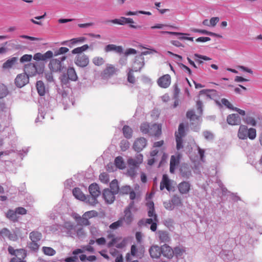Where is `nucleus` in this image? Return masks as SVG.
<instances>
[{
  "instance_id": "6ab92c4d",
  "label": "nucleus",
  "mask_w": 262,
  "mask_h": 262,
  "mask_svg": "<svg viewBox=\"0 0 262 262\" xmlns=\"http://www.w3.org/2000/svg\"><path fill=\"white\" fill-rule=\"evenodd\" d=\"M219 257L225 262H233L234 255L232 251L222 250L219 254Z\"/></svg>"
},
{
  "instance_id": "e433bc0d",
  "label": "nucleus",
  "mask_w": 262,
  "mask_h": 262,
  "mask_svg": "<svg viewBox=\"0 0 262 262\" xmlns=\"http://www.w3.org/2000/svg\"><path fill=\"white\" fill-rule=\"evenodd\" d=\"M75 218L77 223L80 225L87 226L90 224L89 219L86 216H84V214L82 216H80L78 214H76Z\"/></svg>"
},
{
  "instance_id": "72a5a7b5",
  "label": "nucleus",
  "mask_w": 262,
  "mask_h": 262,
  "mask_svg": "<svg viewBox=\"0 0 262 262\" xmlns=\"http://www.w3.org/2000/svg\"><path fill=\"white\" fill-rule=\"evenodd\" d=\"M248 128L246 126L244 125H241L239 126L238 132V137L240 139H246L247 138L248 135Z\"/></svg>"
},
{
  "instance_id": "e2e57ef3",
  "label": "nucleus",
  "mask_w": 262,
  "mask_h": 262,
  "mask_svg": "<svg viewBox=\"0 0 262 262\" xmlns=\"http://www.w3.org/2000/svg\"><path fill=\"white\" fill-rule=\"evenodd\" d=\"M173 251V256L174 255L176 257L181 256L184 251L182 248L179 247H176L173 249H172Z\"/></svg>"
},
{
  "instance_id": "412c9836",
  "label": "nucleus",
  "mask_w": 262,
  "mask_h": 262,
  "mask_svg": "<svg viewBox=\"0 0 262 262\" xmlns=\"http://www.w3.org/2000/svg\"><path fill=\"white\" fill-rule=\"evenodd\" d=\"M157 236L160 243H166L170 241L169 233L164 230H159L157 232Z\"/></svg>"
},
{
  "instance_id": "cd10ccee",
  "label": "nucleus",
  "mask_w": 262,
  "mask_h": 262,
  "mask_svg": "<svg viewBox=\"0 0 262 262\" xmlns=\"http://www.w3.org/2000/svg\"><path fill=\"white\" fill-rule=\"evenodd\" d=\"M149 253L153 258H158L161 255V246H152L149 249Z\"/></svg>"
},
{
  "instance_id": "f8f14e48",
  "label": "nucleus",
  "mask_w": 262,
  "mask_h": 262,
  "mask_svg": "<svg viewBox=\"0 0 262 262\" xmlns=\"http://www.w3.org/2000/svg\"><path fill=\"white\" fill-rule=\"evenodd\" d=\"M146 139L144 138L140 137L135 141L133 148L136 151L139 152L146 147Z\"/></svg>"
},
{
  "instance_id": "09e8293b",
  "label": "nucleus",
  "mask_w": 262,
  "mask_h": 262,
  "mask_svg": "<svg viewBox=\"0 0 262 262\" xmlns=\"http://www.w3.org/2000/svg\"><path fill=\"white\" fill-rule=\"evenodd\" d=\"M127 73V81L132 84H135L136 82V79L134 75L133 72H135L134 70H131L130 68H128Z\"/></svg>"
},
{
  "instance_id": "a19ab883",
  "label": "nucleus",
  "mask_w": 262,
  "mask_h": 262,
  "mask_svg": "<svg viewBox=\"0 0 262 262\" xmlns=\"http://www.w3.org/2000/svg\"><path fill=\"white\" fill-rule=\"evenodd\" d=\"M122 132L125 138L130 139L132 137L133 130L128 125H124L122 128Z\"/></svg>"
},
{
  "instance_id": "bf43d9fd",
  "label": "nucleus",
  "mask_w": 262,
  "mask_h": 262,
  "mask_svg": "<svg viewBox=\"0 0 262 262\" xmlns=\"http://www.w3.org/2000/svg\"><path fill=\"white\" fill-rule=\"evenodd\" d=\"M93 63L97 66L102 65L104 63V60L102 57L96 56L93 58Z\"/></svg>"
},
{
  "instance_id": "dca6fc26",
  "label": "nucleus",
  "mask_w": 262,
  "mask_h": 262,
  "mask_svg": "<svg viewBox=\"0 0 262 262\" xmlns=\"http://www.w3.org/2000/svg\"><path fill=\"white\" fill-rule=\"evenodd\" d=\"M171 82V77L169 74H165L160 77L157 81L159 86L162 88H168Z\"/></svg>"
},
{
  "instance_id": "052dcab7",
  "label": "nucleus",
  "mask_w": 262,
  "mask_h": 262,
  "mask_svg": "<svg viewBox=\"0 0 262 262\" xmlns=\"http://www.w3.org/2000/svg\"><path fill=\"white\" fill-rule=\"evenodd\" d=\"M132 190L131 187L128 185L122 186L119 191V193L122 194H127Z\"/></svg>"
},
{
  "instance_id": "2f4dec72",
  "label": "nucleus",
  "mask_w": 262,
  "mask_h": 262,
  "mask_svg": "<svg viewBox=\"0 0 262 262\" xmlns=\"http://www.w3.org/2000/svg\"><path fill=\"white\" fill-rule=\"evenodd\" d=\"M116 69L114 66L112 64L108 65L102 73V77L107 78L114 75Z\"/></svg>"
},
{
  "instance_id": "39448f33",
  "label": "nucleus",
  "mask_w": 262,
  "mask_h": 262,
  "mask_svg": "<svg viewBox=\"0 0 262 262\" xmlns=\"http://www.w3.org/2000/svg\"><path fill=\"white\" fill-rule=\"evenodd\" d=\"M57 98L60 99V102L62 103L64 106V110H67L70 103H72V105L74 104L72 101L68 97V93L63 90L59 89L58 91Z\"/></svg>"
},
{
  "instance_id": "680f3d73",
  "label": "nucleus",
  "mask_w": 262,
  "mask_h": 262,
  "mask_svg": "<svg viewBox=\"0 0 262 262\" xmlns=\"http://www.w3.org/2000/svg\"><path fill=\"white\" fill-rule=\"evenodd\" d=\"M57 105V100L54 98H50L48 104V107L53 110Z\"/></svg>"
},
{
  "instance_id": "c756f323",
  "label": "nucleus",
  "mask_w": 262,
  "mask_h": 262,
  "mask_svg": "<svg viewBox=\"0 0 262 262\" xmlns=\"http://www.w3.org/2000/svg\"><path fill=\"white\" fill-rule=\"evenodd\" d=\"M85 251L90 252L91 253H94L95 252V249L91 245H86L83 246L82 247V249H76L73 251L72 254L73 255H78L80 253H82Z\"/></svg>"
},
{
  "instance_id": "338daca9",
  "label": "nucleus",
  "mask_w": 262,
  "mask_h": 262,
  "mask_svg": "<svg viewBox=\"0 0 262 262\" xmlns=\"http://www.w3.org/2000/svg\"><path fill=\"white\" fill-rule=\"evenodd\" d=\"M122 225V220H119L115 222L110 225V228L111 229L115 230L118 228Z\"/></svg>"
},
{
  "instance_id": "603ef678",
  "label": "nucleus",
  "mask_w": 262,
  "mask_h": 262,
  "mask_svg": "<svg viewBox=\"0 0 262 262\" xmlns=\"http://www.w3.org/2000/svg\"><path fill=\"white\" fill-rule=\"evenodd\" d=\"M42 249L44 254L47 255L53 256L56 253L55 250L51 247H43Z\"/></svg>"
},
{
  "instance_id": "58836bf2",
  "label": "nucleus",
  "mask_w": 262,
  "mask_h": 262,
  "mask_svg": "<svg viewBox=\"0 0 262 262\" xmlns=\"http://www.w3.org/2000/svg\"><path fill=\"white\" fill-rule=\"evenodd\" d=\"M68 78L71 80V81H75L77 80L78 77L76 74V73L75 71V69L73 68H69L67 70V72L66 73Z\"/></svg>"
},
{
  "instance_id": "f704fd0d",
  "label": "nucleus",
  "mask_w": 262,
  "mask_h": 262,
  "mask_svg": "<svg viewBox=\"0 0 262 262\" xmlns=\"http://www.w3.org/2000/svg\"><path fill=\"white\" fill-rule=\"evenodd\" d=\"M17 57H12L8 59L6 62H5L3 63V68L5 69H8L11 68L14 64H15L17 63Z\"/></svg>"
},
{
  "instance_id": "79ce46f5",
  "label": "nucleus",
  "mask_w": 262,
  "mask_h": 262,
  "mask_svg": "<svg viewBox=\"0 0 262 262\" xmlns=\"http://www.w3.org/2000/svg\"><path fill=\"white\" fill-rule=\"evenodd\" d=\"M89 48V46L87 44L79 47L76 48L72 51V53L73 54H83L82 52L85 51Z\"/></svg>"
},
{
  "instance_id": "423d86ee",
  "label": "nucleus",
  "mask_w": 262,
  "mask_h": 262,
  "mask_svg": "<svg viewBox=\"0 0 262 262\" xmlns=\"http://www.w3.org/2000/svg\"><path fill=\"white\" fill-rule=\"evenodd\" d=\"M51 228H52L51 230L53 231L61 230L66 232L69 235H71L74 230L73 225L71 222H65L63 226L60 225H53Z\"/></svg>"
},
{
  "instance_id": "de8ad7c7",
  "label": "nucleus",
  "mask_w": 262,
  "mask_h": 262,
  "mask_svg": "<svg viewBox=\"0 0 262 262\" xmlns=\"http://www.w3.org/2000/svg\"><path fill=\"white\" fill-rule=\"evenodd\" d=\"M27 255L26 251L24 249H17L14 258H17L20 259H24Z\"/></svg>"
},
{
  "instance_id": "c03bdc74",
  "label": "nucleus",
  "mask_w": 262,
  "mask_h": 262,
  "mask_svg": "<svg viewBox=\"0 0 262 262\" xmlns=\"http://www.w3.org/2000/svg\"><path fill=\"white\" fill-rule=\"evenodd\" d=\"M67 75L63 73L60 77V80L62 86L68 88L70 86V81L71 80L68 78Z\"/></svg>"
},
{
  "instance_id": "5701e85b",
  "label": "nucleus",
  "mask_w": 262,
  "mask_h": 262,
  "mask_svg": "<svg viewBox=\"0 0 262 262\" xmlns=\"http://www.w3.org/2000/svg\"><path fill=\"white\" fill-rule=\"evenodd\" d=\"M24 71L28 76H34L37 73V67L34 63H30L25 65Z\"/></svg>"
},
{
  "instance_id": "1a4fd4ad",
  "label": "nucleus",
  "mask_w": 262,
  "mask_h": 262,
  "mask_svg": "<svg viewBox=\"0 0 262 262\" xmlns=\"http://www.w3.org/2000/svg\"><path fill=\"white\" fill-rule=\"evenodd\" d=\"M75 63L79 67L84 68L89 63V58L84 54L77 55L75 59Z\"/></svg>"
},
{
  "instance_id": "8fccbe9b",
  "label": "nucleus",
  "mask_w": 262,
  "mask_h": 262,
  "mask_svg": "<svg viewBox=\"0 0 262 262\" xmlns=\"http://www.w3.org/2000/svg\"><path fill=\"white\" fill-rule=\"evenodd\" d=\"M194 57L197 58H194V60L196 62H198L199 63H203V61L201 60L200 59H203L206 61L211 60V58H210L209 57H208L206 56L200 55V54H199L197 53H195L194 54Z\"/></svg>"
},
{
  "instance_id": "c9c22d12",
  "label": "nucleus",
  "mask_w": 262,
  "mask_h": 262,
  "mask_svg": "<svg viewBox=\"0 0 262 262\" xmlns=\"http://www.w3.org/2000/svg\"><path fill=\"white\" fill-rule=\"evenodd\" d=\"M37 92L40 96H44L46 93L47 89L44 83L42 81H38L36 84Z\"/></svg>"
},
{
  "instance_id": "9b49d317",
  "label": "nucleus",
  "mask_w": 262,
  "mask_h": 262,
  "mask_svg": "<svg viewBox=\"0 0 262 262\" xmlns=\"http://www.w3.org/2000/svg\"><path fill=\"white\" fill-rule=\"evenodd\" d=\"M181 155L180 153H177L175 155H172L170 160L169 171L171 173H174L176 167L179 164Z\"/></svg>"
},
{
  "instance_id": "bb28decb",
  "label": "nucleus",
  "mask_w": 262,
  "mask_h": 262,
  "mask_svg": "<svg viewBox=\"0 0 262 262\" xmlns=\"http://www.w3.org/2000/svg\"><path fill=\"white\" fill-rule=\"evenodd\" d=\"M165 188L168 191L171 190L170 180L167 174H163L162 180L160 183V188L162 190Z\"/></svg>"
},
{
  "instance_id": "a211bd4d",
  "label": "nucleus",
  "mask_w": 262,
  "mask_h": 262,
  "mask_svg": "<svg viewBox=\"0 0 262 262\" xmlns=\"http://www.w3.org/2000/svg\"><path fill=\"white\" fill-rule=\"evenodd\" d=\"M191 184L189 181H183L178 185L180 193L182 194H186L190 190Z\"/></svg>"
},
{
  "instance_id": "4c0bfd02",
  "label": "nucleus",
  "mask_w": 262,
  "mask_h": 262,
  "mask_svg": "<svg viewBox=\"0 0 262 262\" xmlns=\"http://www.w3.org/2000/svg\"><path fill=\"white\" fill-rule=\"evenodd\" d=\"M72 193L73 195L78 200L81 201H84L85 199V195L83 194V193L81 191L80 188H75L73 191Z\"/></svg>"
},
{
  "instance_id": "9d476101",
  "label": "nucleus",
  "mask_w": 262,
  "mask_h": 262,
  "mask_svg": "<svg viewBox=\"0 0 262 262\" xmlns=\"http://www.w3.org/2000/svg\"><path fill=\"white\" fill-rule=\"evenodd\" d=\"M144 66V58L142 55L136 56L131 70L140 72Z\"/></svg>"
},
{
  "instance_id": "a18cd8bd",
  "label": "nucleus",
  "mask_w": 262,
  "mask_h": 262,
  "mask_svg": "<svg viewBox=\"0 0 262 262\" xmlns=\"http://www.w3.org/2000/svg\"><path fill=\"white\" fill-rule=\"evenodd\" d=\"M115 164L119 169H123L125 167V163L123 158L121 156L116 157L115 159Z\"/></svg>"
},
{
  "instance_id": "49530a36",
  "label": "nucleus",
  "mask_w": 262,
  "mask_h": 262,
  "mask_svg": "<svg viewBox=\"0 0 262 262\" xmlns=\"http://www.w3.org/2000/svg\"><path fill=\"white\" fill-rule=\"evenodd\" d=\"M4 113L5 115H10V108L6 105L3 100H0V113Z\"/></svg>"
},
{
  "instance_id": "774afa93",
  "label": "nucleus",
  "mask_w": 262,
  "mask_h": 262,
  "mask_svg": "<svg viewBox=\"0 0 262 262\" xmlns=\"http://www.w3.org/2000/svg\"><path fill=\"white\" fill-rule=\"evenodd\" d=\"M16 213L15 211H14L13 210L9 209L6 213V216L10 220H14L16 219Z\"/></svg>"
},
{
  "instance_id": "4d7b16f0",
  "label": "nucleus",
  "mask_w": 262,
  "mask_h": 262,
  "mask_svg": "<svg viewBox=\"0 0 262 262\" xmlns=\"http://www.w3.org/2000/svg\"><path fill=\"white\" fill-rule=\"evenodd\" d=\"M203 135L204 138L208 141H212L214 139V136L212 133L208 130H205L203 132Z\"/></svg>"
},
{
  "instance_id": "f3484780",
  "label": "nucleus",
  "mask_w": 262,
  "mask_h": 262,
  "mask_svg": "<svg viewBox=\"0 0 262 262\" xmlns=\"http://www.w3.org/2000/svg\"><path fill=\"white\" fill-rule=\"evenodd\" d=\"M180 172L181 176L185 179H189L192 176L191 168L187 164H182Z\"/></svg>"
},
{
  "instance_id": "6e6d98bb",
  "label": "nucleus",
  "mask_w": 262,
  "mask_h": 262,
  "mask_svg": "<svg viewBox=\"0 0 262 262\" xmlns=\"http://www.w3.org/2000/svg\"><path fill=\"white\" fill-rule=\"evenodd\" d=\"M150 126L148 123H143L141 125L140 130L143 134H150Z\"/></svg>"
},
{
  "instance_id": "6e6552de",
  "label": "nucleus",
  "mask_w": 262,
  "mask_h": 262,
  "mask_svg": "<svg viewBox=\"0 0 262 262\" xmlns=\"http://www.w3.org/2000/svg\"><path fill=\"white\" fill-rule=\"evenodd\" d=\"M0 235L4 238L7 237L9 240L13 242H15L18 239L17 234L15 231L11 232L7 228H4L0 230Z\"/></svg>"
},
{
  "instance_id": "20e7f679",
  "label": "nucleus",
  "mask_w": 262,
  "mask_h": 262,
  "mask_svg": "<svg viewBox=\"0 0 262 262\" xmlns=\"http://www.w3.org/2000/svg\"><path fill=\"white\" fill-rule=\"evenodd\" d=\"M41 237L42 234L41 233L37 231L31 232L29 234V238L31 240V242L30 243L29 245L30 248L34 251L38 250L40 246L38 243Z\"/></svg>"
},
{
  "instance_id": "c85d7f7f",
  "label": "nucleus",
  "mask_w": 262,
  "mask_h": 262,
  "mask_svg": "<svg viewBox=\"0 0 262 262\" xmlns=\"http://www.w3.org/2000/svg\"><path fill=\"white\" fill-rule=\"evenodd\" d=\"M161 126L156 123L152 124L150 128V135L151 136L159 137L161 134Z\"/></svg>"
},
{
  "instance_id": "aec40b11",
  "label": "nucleus",
  "mask_w": 262,
  "mask_h": 262,
  "mask_svg": "<svg viewBox=\"0 0 262 262\" xmlns=\"http://www.w3.org/2000/svg\"><path fill=\"white\" fill-rule=\"evenodd\" d=\"M227 122L231 125H238L241 123V119L237 114H232L227 117Z\"/></svg>"
},
{
  "instance_id": "2eb2a0df",
  "label": "nucleus",
  "mask_w": 262,
  "mask_h": 262,
  "mask_svg": "<svg viewBox=\"0 0 262 262\" xmlns=\"http://www.w3.org/2000/svg\"><path fill=\"white\" fill-rule=\"evenodd\" d=\"M54 56V53L52 51H48L44 54L40 53H37L34 54L33 58L34 60L39 61H47V60L51 59Z\"/></svg>"
},
{
  "instance_id": "5fc2aeb1",
  "label": "nucleus",
  "mask_w": 262,
  "mask_h": 262,
  "mask_svg": "<svg viewBox=\"0 0 262 262\" xmlns=\"http://www.w3.org/2000/svg\"><path fill=\"white\" fill-rule=\"evenodd\" d=\"M69 50V49L66 47H60L58 49L54 51V56H57L59 55L65 54L67 53Z\"/></svg>"
},
{
  "instance_id": "864d4df0",
  "label": "nucleus",
  "mask_w": 262,
  "mask_h": 262,
  "mask_svg": "<svg viewBox=\"0 0 262 262\" xmlns=\"http://www.w3.org/2000/svg\"><path fill=\"white\" fill-rule=\"evenodd\" d=\"M86 40V38L84 37H80L78 38H72L70 40V43L73 46L74 45L78 43L84 42Z\"/></svg>"
},
{
  "instance_id": "a878e982",
  "label": "nucleus",
  "mask_w": 262,
  "mask_h": 262,
  "mask_svg": "<svg viewBox=\"0 0 262 262\" xmlns=\"http://www.w3.org/2000/svg\"><path fill=\"white\" fill-rule=\"evenodd\" d=\"M104 51L105 52L114 51L118 54H122L123 52V49L122 47L120 46L109 44L105 47Z\"/></svg>"
},
{
  "instance_id": "0e129e2a",
  "label": "nucleus",
  "mask_w": 262,
  "mask_h": 262,
  "mask_svg": "<svg viewBox=\"0 0 262 262\" xmlns=\"http://www.w3.org/2000/svg\"><path fill=\"white\" fill-rule=\"evenodd\" d=\"M221 102L227 108L233 111L234 107L232 104L226 98H222L221 99Z\"/></svg>"
},
{
  "instance_id": "f257e3e1",
  "label": "nucleus",
  "mask_w": 262,
  "mask_h": 262,
  "mask_svg": "<svg viewBox=\"0 0 262 262\" xmlns=\"http://www.w3.org/2000/svg\"><path fill=\"white\" fill-rule=\"evenodd\" d=\"M187 126H185L184 123H181L179 124L177 132H175L174 135L176 141V148L178 150L183 148V139L186 136Z\"/></svg>"
},
{
  "instance_id": "b1692460",
  "label": "nucleus",
  "mask_w": 262,
  "mask_h": 262,
  "mask_svg": "<svg viewBox=\"0 0 262 262\" xmlns=\"http://www.w3.org/2000/svg\"><path fill=\"white\" fill-rule=\"evenodd\" d=\"M161 254L163 256L171 259L173 257L172 249L166 244H164L161 246Z\"/></svg>"
},
{
  "instance_id": "473e14b6",
  "label": "nucleus",
  "mask_w": 262,
  "mask_h": 262,
  "mask_svg": "<svg viewBox=\"0 0 262 262\" xmlns=\"http://www.w3.org/2000/svg\"><path fill=\"white\" fill-rule=\"evenodd\" d=\"M122 221H124L126 224H130L133 220V215L132 213L130 208H126L124 210V216L122 219Z\"/></svg>"
},
{
  "instance_id": "f03ea898",
  "label": "nucleus",
  "mask_w": 262,
  "mask_h": 262,
  "mask_svg": "<svg viewBox=\"0 0 262 262\" xmlns=\"http://www.w3.org/2000/svg\"><path fill=\"white\" fill-rule=\"evenodd\" d=\"M67 58L66 56H62L58 58L52 59L49 64V68L52 72H61L64 67L62 65V62Z\"/></svg>"
},
{
  "instance_id": "ddd939ff",
  "label": "nucleus",
  "mask_w": 262,
  "mask_h": 262,
  "mask_svg": "<svg viewBox=\"0 0 262 262\" xmlns=\"http://www.w3.org/2000/svg\"><path fill=\"white\" fill-rule=\"evenodd\" d=\"M143 155L141 154H137L135 158H130L127 160L129 166L138 168L143 162Z\"/></svg>"
},
{
  "instance_id": "7ed1b4c3",
  "label": "nucleus",
  "mask_w": 262,
  "mask_h": 262,
  "mask_svg": "<svg viewBox=\"0 0 262 262\" xmlns=\"http://www.w3.org/2000/svg\"><path fill=\"white\" fill-rule=\"evenodd\" d=\"M186 116L191 121L190 126L191 129L195 132H198L200 128V116L195 115L194 111L193 110L188 111L186 114Z\"/></svg>"
},
{
  "instance_id": "ea45409f",
  "label": "nucleus",
  "mask_w": 262,
  "mask_h": 262,
  "mask_svg": "<svg viewBox=\"0 0 262 262\" xmlns=\"http://www.w3.org/2000/svg\"><path fill=\"white\" fill-rule=\"evenodd\" d=\"M110 190L114 193L117 194L119 193V186L118 181L116 179L113 180L110 184Z\"/></svg>"
},
{
  "instance_id": "7c9ffc66",
  "label": "nucleus",
  "mask_w": 262,
  "mask_h": 262,
  "mask_svg": "<svg viewBox=\"0 0 262 262\" xmlns=\"http://www.w3.org/2000/svg\"><path fill=\"white\" fill-rule=\"evenodd\" d=\"M89 190L90 194L93 196L98 197L101 193L99 187L96 183L91 184L89 187Z\"/></svg>"
},
{
  "instance_id": "37998d69",
  "label": "nucleus",
  "mask_w": 262,
  "mask_h": 262,
  "mask_svg": "<svg viewBox=\"0 0 262 262\" xmlns=\"http://www.w3.org/2000/svg\"><path fill=\"white\" fill-rule=\"evenodd\" d=\"M97 198V196H93L91 194L86 196L85 195V199L84 201L89 203L91 205L94 206L98 203Z\"/></svg>"
},
{
  "instance_id": "4468645a",
  "label": "nucleus",
  "mask_w": 262,
  "mask_h": 262,
  "mask_svg": "<svg viewBox=\"0 0 262 262\" xmlns=\"http://www.w3.org/2000/svg\"><path fill=\"white\" fill-rule=\"evenodd\" d=\"M115 194H116L111 191L108 188H107L103 190L102 197L106 203L112 204L115 201Z\"/></svg>"
},
{
  "instance_id": "0eeeda50",
  "label": "nucleus",
  "mask_w": 262,
  "mask_h": 262,
  "mask_svg": "<svg viewBox=\"0 0 262 262\" xmlns=\"http://www.w3.org/2000/svg\"><path fill=\"white\" fill-rule=\"evenodd\" d=\"M29 81L27 74L24 73L17 75L15 79V84L18 88H22L26 85Z\"/></svg>"
},
{
  "instance_id": "69168bd1",
  "label": "nucleus",
  "mask_w": 262,
  "mask_h": 262,
  "mask_svg": "<svg viewBox=\"0 0 262 262\" xmlns=\"http://www.w3.org/2000/svg\"><path fill=\"white\" fill-rule=\"evenodd\" d=\"M136 169L137 168H135L134 167L129 166V168L127 169V174L131 178L135 177L136 174Z\"/></svg>"
},
{
  "instance_id": "3c124183",
  "label": "nucleus",
  "mask_w": 262,
  "mask_h": 262,
  "mask_svg": "<svg viewBox=\"0 0 262 262\" xmlns=\"http://www.w3.org/2000/svg\"><path fill=\"white\" fill-rule=\"evenodd\" d=\"M171 202L172 206L174 207L176 206H180L182 205V201L181 198L177 195H174L171 200Z\"/></svg>"
},
{
  "instance_id": "393cba45",
  "label": "nucleus",
  "mask_w": 262,
  "mask_h": 262,
  "mask_svg": "<svg viewBox=\"0 0 262 262\" xmlns=\"http://www.w3.org/2000/svg\"><path fill=\"white\" fill-rule=\"evenodd\" d=\"M200 95H204L210 99H213L217 97V91L214 89H204L199 92Z\"/></svg>"
},
{
  "instance_id": "13d9d810",
  "label": "nucleus",
  "mask_w": 262,
  "mask_h": 262,
  "mask_svg": "<svg viewBox=\"0 0 262 262\" xmlns=\"http://www.w3.org/2000/svg\"><path fill=\"white\" fill-rule=\"evenodd\" d=\"M8 94L7 87L3 84L0 83V99L6 97Z\"/></svg>"
},
{
  "instance_id": "4be33fe9",
  "label": "nucleus",
  "mask_w": 262,
  "mask_h": 262,
  "mask_svg": "<svg viewBox=\"0 0 262 262\" xmlns=\"http://www.w3.org/2000/svg\"><path fill=\"white\" fill-rule=\"evenodd\" d=\"M108 21L120 25H124L126 24H134L135 23L132 18L129 17L127 18L123 16L121 17L120 18H115L110 20Z\"/></svg>"
}]
</instances>
